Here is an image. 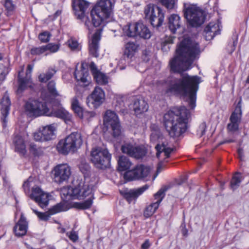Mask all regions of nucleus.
Returning a JSON list of instances; mask_svg holds the SVG:
<instances>
[{
	"instance_id": "nucleus-1",
	"label": "nucleus",
	"mask_w": 249,
	"mask_h": 249,
	"mask_svg": "<svg viewBox=\"0 0 249 249\" xmlns=\"http://www.w3.org/2000/svg\"><path fill=\"white\" fill-rule=\"evenodd\" d=\"M176 55L170 61L171 71L181 72L191 68L194 61L201 53L198 43L189 37L183 38L177 45Z\"/></svg>"
},
{
	"instance_id": "nucleus-2",
	"label": "nucleus",
	"mask_w": 249,
	"mask_h": 249,
	"mask_svg": "<svg viewBox=\"0 0 249 249\" xmlns=\"http://www.w3.org/2000/svg\"><path fill=\"white\" fill-rule=\"evenodd\" d=\"M181 76L180 78L171 80L168 90L182 94L190 107L194 109L196 107V94L200 78L198 76H190L187 73Z\"/></svg>"
},
{
	"instance_id": "nucleus-3",
	"label": "nucleus",
	"mask_w": 249,
	"mask_h": 249,
	"mask_svg": "<svg viewBox=\"0 0 249 249\" xmlns=\"http://www.w3.org/2000/svg\"><path fill=\"white\" fill-rule=\"evenodd\" d=\"M190 117L189 110L184 106L174 107L166 113L163 117V123L169 136L178 137L184 133Z\"/></svg>"
},
{
	"instance_id": "nucleus-4",
	"label": "nucleus",
	"mask_w": 249,
	"mask_h": 249,
	"mask_svg": "<svg viewBox=\"0 0 249 249\" xmlns=\"http://www.w3.org/2000/svg\"><path fill=\"white\" fill-rule=\"evenodd\" d=\"M113 4L110 0H99L90 12L92 23L95 27L105 25L106 20L112 14Z\"/></svg>"
},
{
	"instance_id": "nucleus-5",
	"label": "nucleus",
	"mask_w": 249,
	"mask_h": 249,
	"mask_svg": "<svg viewBox=\"0 0 249 249\" xmlns=\"http://www.w3.org/2000/svg\"><path fill=\"white\" fill-rule=\"evenodd\" d=\"M83 142L81 134L73 132L65 139L59 141L56 146L59 153L66 155L70 152L74 153L79 148Z\"/></svg>"
},
{
	"instance_id": "nucleus-6",
	"label": "nucleus",
	"mask_w": 249,
	"mask_h": 249,
	"mask_svg": "<svg viewBox=\"0 0 249 249\" xmlns=\"http://www.w3.org/2000/svg\"><path fill=\"white\" fill-rule=\"evenodd\" d=\"M184 16L192 27H198L202 24L205 19L204 11L196 5L184 3Z\"/></svg>"
},
{
	"instance_id": "nucleus-7",
	"label": "nucleus",
	"mask_w": 249,
	"mask_h": 249,
	"mask_svg": "<svg viewBox=\"0 0 249 249\" xmlns=\"http://www.w3.org/2000/svg\"><path fill=\"white\" fill-rule=\"evenodd\" d=\"M111 155L108 150L102 147L93 148L90 153V160L95 168L105 169L110 166Z\"/></svg>"
},
{
	"instance_id": "nucleus-8",
	"label": "nucleus",
	"mask_w": 249,
	"mask_h": 249,
	"mask_svg": "<svg viewBox=\"0 0 249 249\" xmlns=\"http://www.w3.org/2000/svg\"><path fill=\"white\" fill-rule=\"evenodd\" d=\"M145 18L148 20L151 25L158 29L162 24L164 13L162 10L157 5L148 4L144 8Z\"/></svg>"
},
{
	"instance_id": "nucleus-9",
	"label": "nucleus",
	"mask_w": 249,
	"mask_h": 249,
	"mask_svg": "<svg viewBox=\"0 0 249 249\" xmlns=\"http://www.w3.org/2000/svg\"><path fill=\"white\" fill-rule=\"evenodd\" d=\"M104 129L108 130L110 128L112 130V136L117 137L122 133V127L118 116L112 111L107 110L104 116Z\"/></svg>"
},
{
	"instance_id": "nucleus-10",
	"label": "nucleus",
	"mask_w": 249,
	"mask_h": 249,
	"mask_svg": "<svg viewBox=\"0 0 249 249\" xmlns=\"http://www.w3.org/2000/svg\"><path fill=\"white\" fill-rule=\"evenodd\" d=\"M25 111L30 117H37L48 114V107L44 102L29 99L24 106Z\"/></svg>"
},
{
	"instance_id": "nucleus-11",
	"label": "nucleus",
	"mask_w": 249,
	"mask_h": 249,
	"mask_svg": "<svg viewBox=\"0 0 249 249\" xmlns=\"http://www.w3.org/2000/svg\"><path fill=\"white\" fill-rule=\"evenodd\" d=\"M92 192V187L88 184L79 183L77 186L68 187L62 191V194L69 196L71 198L83 199Z\"/></svg>"
},
{
	"instance_id": "nucleus-12",
	"label": "nucleus",
	"mask_w": 249,
	"mask_h": 249,
	"mask_svg": "<svg viewBox=\"0 0 249 249\" xmlns=\"http://www.w3.org/2000/svg\"><path fill=\"white\" fill-rule=\"evenodd\" d=\"M123 31L128 37L139 36L144 39H149L151 36V33L148 27L140 22L124 26Z\"/></svg>"
},
{
	"instance_id": "nucleus-13",
	"label": "nucleus",
	"mask_w": 249,
	"mask_h": 249,
	"mask_svg": "<svg viewBox=\"0 0 249 249\" xmlns=\"http://www.w3.org/2000/svg\"><path fill=\"white\" fill-rule=\"evenodd\" d=\"M150 172V168L148 166L142 164L138 165L134 169L126 171L124 178L127 181L140 179L147 177Z\"/></svg>"
},
{
	"instance_id": "nucleus-14",
	"label": "nucleus",
	"mask_w": 249,
	"mask_h": 249,
	"mask_svg": "<svg viewBox=\"0 0 249 249\" xmlns=\"http://www.w3.org/2000/svg\"><path fill=\"white\" fill-rule=\"evenodd\" d=\"M56 124L53 123L43 126L41 130L35 132L34 134V139L36 141H49L56 137Z\"/></svg>"
},
{
	"instance_id": "nucleus-15",
	"label": "nucleus",
	"mask_w": 249,
	"mask_h": 249,
	"mask_svg": "<svg viewBox=\"0 0 249 249\" xmlns=\"http://www.w3.org/2000/svg\"><path fill=\"white\" fill-rule=\"evenodd\" d=\"M169 188H170L169 186H165L160 189L158 192L155 194V199H156L157 201L155 202L152 203L145 208L143 213L144 217L148 218L153 214L164 198L165 192Z\"/></svg>"
},
{
	"instance_id": "nucleus-16",
	"label": "nucleus",
	"mask_w": 249,
	"mask_h": 249,
	"mask_svg": "<svg viewBox=\"0 0 249 249\" xmlns=\"http://www.w3.org/2000/svg\"><path fill=\"white\" fill-rule=\"evenodd\" d=\"M123 153L136 159L142 158L146 154V150L143 146H135L130 143H125L121 147Z\"/></svg>"
},
{
	"instance_id": "nucleus-17",
	"label": "nucleus",
	"mask_w": 249,
	"mask_h": 249,
	"mask_svg": "<svg viewBox=\"0 0 249 249\" xmlns=\"http://www.w3.org/2000/svg\"><path fill=\"white\" fill-rule=\"evenodd\" d=\"M53 171L54 180L58 183L68 181L71 175V168L67 164L56 166Z\"/></svg>"
},
{
	"instance_id": "nucleus-18",
	"label": "nucleus",
	"mask_w": 249,
	"mask_h": 249,
	"mask_svg": "<svg viewBox=\"0 0 249 249\" xmlns=\"http://www.w3.org/2000/svg\"><path fill=\"white\" fill-rule=\"evenodd\" d=\"M105 93L103 90L99 87H95L92 93L87 99V103L89 106H92L94 108L99 107L104 101Z\"/></svg>"
},
{
	"instance_id": "nucleus-19",
	"label": "nucleus",
	"mask_w": 249,
	"mask_h": 249,
	"mask_svg": "<svg viewBox=\"0 0 249 249\" xmlns=\"http://www.w3.org/2000/svg\"><path fill=\"white\" fill-rule=\"evenodd\" d=\"M30 197L37 202L41 208L46 207L49 203L48 194L42 191L37 186L32 188Z\"/></svg>"
},
{
	"instance_id": "nucleus-20",
	"label": "nucleus",
	"mask_w": 249,
	"mask_h": 249,
	"mask_svg": "<svg viewBox=\"0 0 249 249\" xmlns=\"http://www.w3.org/2000/svg\"><path fill=\"white\" fill-rule=\"evenodd\" d=\"M149 188L147 184L144 186L133 189H125L121 191V193L123 195L124 198L130 203L132 201H135L137 198L141 195L145 191Z\"/></svg>"
},
{
	"instance_id": "nucleus-21",
	"label": "nucleus",
	"mask_w": 249,
	"mask_h": 249,
	"mask_svg": "<svg viewBox=\"0 0 249 249\" xmlns=\"http://www.w3.org/2000/svg\"><path fill=\"white\" fill-rule=\"evenodd\" d=\"M66 210L64 204L60 203L53 206L52 208H50L48 212L45 213L39 212L36 210H33L34 213H35L38 217L41 220L47 221L48 220L51 215L54 214L56 213L64 211Z\"/></svg>"
},
{
	"instance_id": "nucleus-22",
	"label": "nucleus",
	"mask_w": 249,
	"mask_h": 249,
	"mask_svg": "<svg viewBox=\"0 0 249 249\" xmlns=\"http://www.w3.org/2000/svg\"><path fill=\"white\" fill-rule=\"evenodd\" d=\"M102 29H99L93 34L91 41H89V53L90 55L95 57L99 56V42L101 39Z\"/></svg>"
},
{
	"instance_id": "nucleus-23",
	"label": "nucleus",
	"mask_w": 249,
	"mask_h": 249,
	"mask_svg": "<svg viewBox=\"0 0 249 249\" xmlns=\"http://www.w3.org/2000/svg\"><path fill=\"white\" fill-rule=\"evenodd\" d=\"M0 111L2 115L1 121L2 125L6 127L7 120L6 118L9 115L11 106V101L7 92H5L0 102Z\"/></svg>"
},
{
	"instance_id": "nucleus-24",
	"label": "nucleus",
	"mask_w": 249,
	"mask_h": 249,
	"mask_svg": "<svg viewBox=\"0 0 249 249\" xmlns=\"http://www.w3.org/2000/svg\"><path fill=\"white\" fill-rule=\"evenodd\" d=\"M168 27L173 34H175L178 30L182 32L184 28L180 20V17L177 14H172L168 18Z\"/></svg>"
},
{
	"instance_id": "nucleus-25",
	"label": "nucleus",
	"mask_w": 249,
	"mask_h": 249,
	"mask_svg": "<svg viewBox=\"0 0 249 249\" xmlns=\"http://www.w3.org/2000/svg\"><path fill=\"white\" fill-rule=\"evenodd\" d=\"M89 5V3L85 0H73L72 7L78 18L81 19L84 17Z\"/></svg>"
},
{
	"instance_id": "nucleus-26",
	"label": "nucleus",
	"mask_w": 249,
	"mask_h": 249,
	"mask_svg": "<svg viewBox=\"0 0 249 249\" xmlns=\"http://www.w3.org/2000/svg\"><path fill=\"white\" fill-rule=\"evenodd\" d=\"M28 228V222L22 213L20 219L14 227V231L17 236L20 237L26 234Z\"/></svg>"
},
{
	"instance_id": "nucleus-27",
	"label": "nucleus",
	"mask_w": 249,
	"mask_h": 249,
	"mask_svg": "<svg viewBox=\"0 0 249 249\" xmlns=\"http://www.w3.org/2000/svg\"><path fill=\"white\" fill-rule=\"evenodd\" d=\"M115 103L114 107L115 110L123 115H124L128 113L127 106L128 104H126V98L123 95H116L115 98Z\"/></svg>"
},
{
	"instance_id": "nucleus-28",
	"label": "nucleus",
	"mask_w": 249,
	"mask_h": 249,
	"mask_svg": "<svg viewBox=\"0 0 249 249\" xmlns=\"http://www.w3.org/2000/svg\"><path fill=\"white\" fill-rule=\"evenodd\" d=\"M13 143L15 146V150L23 156L26 153L25 142L22 136L19 134H15L13 138Z\"/></svg>"
},
{
	"instance_id": "nucleus-29",
	"label": "nucleus",
	"mask_w": 249,
	"mask_h": 249,
	"mask_svg": "<svg viewBox=\"0 0 249 249\" xmlns=\"http://www.w3.org/2000/svg\"><path fill=\"white\" fill-rule=\"evenodd\" d=\"M48 116H54L64 120L66 123L68 124L71 121V115L64 108L61 107L56 110L50 111L48 108V114H46Z\"/></svg>"
},
{
	"instance_id": "nucleus-30",
	"label": "nucleus",
	"mask_w": 249,
	"mask_h": 249,
	"mask_svg": "<svg viewBox=\"0 0 249 249\" xmlns=\"http://www.w3.org/2000/svg\"><path fill=\"white\" fill-rule=\"evenodd\" d=\"M133 108L135 114L138 115L146 112L148 105L142 98H136L133 102Z\"/></svg>"
},
{
	"instance_id": "nucleus-31",
	"label": "nucleus",
	"mask_w": 249,
	"mask_h": 249,
	"mask_svg": "<svg viewBox=\"0 0 249 249\" xmlns=\"http://www.w3.org/2000/svg\"><path fill=\"white\" fill-rule=\"evenodd\" d=\"M218 25L214 22H210L205 28L204 32L207 40L212 39L215 36L220 34L218 29Z\"/></svg>"
},
{
	"instance_id": "nucleus-32",
	"label": "nucleus",
	"mask_w": 249,
	"mask_h": 249,
	"mask_svg": "<svg viewBox=\"0 0 249 249\" xmlns=\"http://www.w3.org/2000/svg\"><path fill=\"white\" fill-rule=\"evenodd\" d=\"M23 70L19 71L18 76V88L16 92L18 94H20L27 88V85L30 83V78L27 76L24 77H21L20 74L23 72Z\"/></svg>"
},
{
	"instance_id": "nucleus-33",
	"label": "nucleus",
	"mask_w": 249,
	"mask_h": 249,
	"mask_svg": "<svg viewBox=\"0 0 249 249\" xmlns=\"http://www.w3.org/2000/svg\"><path fill=\"white\" fill-rule=\"evenodd\" d=\"M74 75L77 81H80L84 84L89 82L88 80L89 76V72L88 70L84 68L83 63L81 65V70L79 71H76Z\"/></svg>"
},
{
	"instance_id": "nucleus-34",
	"label": "nucleus",
	"mask_w": 249,
	"mask_h": 249,
	"mask_svg": "<svg viewBox=\"0 0 249 249\" xmlns=\"http://www.w3.org/2000/svg\"><path fill=\"white\" fill-rule=\"evenodd\" d=\"M131 164L132 163L127 157L122 156L118 160V170L119 171H126L130 168Z\"/></svg>"
},
{
	"instance_id": "nucleus-35",
	"label": "nucleus",
	"mask_w": 249,
	"mask_h": 249,
	"mask_svg": "<svg viewBox=\"0 0 249 249\" xmlns=\"http://www.w3.org/2000/svg\"><path fill=\"white\" fill-rule=\"evenodd\" d=\"M56 71H57L54 68H49L45 72L40 73L39 75V81L41 83H46L54 76Z\"/></svg>"
},
{
	"instance_id": "nucleus-36",
	"label": "nucleus",
	"mask_w": 249,
	"mask_h": 249,
	"mask_svg": "<svg viewBox=\"0 0 249 249\" xmlns=\"http://www.w3.org/2000/svg\"><path fill=\"white\" fill-rule=\"evenodd\" d=\"M155 148L157 150L156 156L158 158L162 152L164 153L165 156V159L168 158L170 157V154L174 151V148L167 147L164 144H158L156 146Z\"/></svg>"
},
{
	"instance_id": "nucleus-37",
	"label": "nucleus",
	"mask_w": 249,
	"mask_h": 249,
	"mask_svg": "<svg viewBox=\"0 0 249 249\" xmlns=\"http://www.w3.org/2000/svg\"><path fill=\"white\" fill-rule=\"evenodd\" d=\"M242 117V109L240 103L237 105L234 111L231 113L230 120V122H233L240 123Z\"/></svg>"
},
{
	"instance_id": "nucleus-38",
	"label": "nucleus",
	"mask_w": 249,
	"mask_h": 249,
	"mask_svg": "<svg viewBox=\"0 0 249 249\" xmlns=\"http://www.w3.org/2000/svg\"><path fill=\"white\" fill-rule=\"evenodd\" d=\"M138 46L134 42H128L125 45L124 54L128 58H131L137 50Z\"/></svg>"
},
{
	"instance_id": "nucleus-39",
	"label": "nucleus",
	"mask_w": 249,
	"mask_h": 249,
	"mask_svg": "<svg viewBox=\"0 0 249 249\" xmlns=\"http://www.w3.org/2000/svg\"><path fill=\"white\" fill-rule=\"evenodd\" d=\"M71 107L74 112L81 119L84 110L80 106L79 103L76 97L73 98L72 100Z\"/></svg>"
},
{
	"instance_id": "nucleus-40",
	"label": "nucleus",
	"mask_w": 249,
	"mask_h": 249,
	"mask_svg": "<svg viewBox=\"0 0 249 249\" xmlns=\"http://www.w3.org/2000/svg\"><path fill=\"white\" fill-rule=\"evenodd\" d=\"M241 182V176L239 173L234 175L231 181V187L233 190L237 189Z\"/></svg>"
},
{
	"instance_id": "nucleus-41",
	"label": "nucleus",
	"mask_w": 249,
	"mask_h": 249,
	"mask_svg": "<svg viewBox=\"0 0 249 249\" xmlns=\"http://www.w3.org/2000/svg\"><path fill=\"white\" fill-rule=\"evenodd\" d=\"M93 77L98 84L106 85L108 82L107 76L100 71L95 74V75H93Z\"/></svg>"
},
{
	"instance_id": "nucleus-42",
	"label": "nucleus",
	"mask_w": 249,
	"mask_h": 249,
	"mask_svg": "<svg viewBox=\"0 0 249 249\" xmlns=\"http://www.w3.org/2000/svg\"><path fill=\"white\" fill-rule=\"evenodd\" d=\"M89 196V198L84 201L83 202L80 203V208L82 209H87L89 208L92 204L93 199H94L92 192L87 196Z\"/></svg>"
},
{
	"instance_id": "nucleus-43",
	"label": "nucleus",
	"mask_w": 249,
	"mask_h": 249,
	"mask_svg": "<svg viewBox=\"0 0 249 249\" xmlns=\"http://www.w3.org/2000/svg\"><path fill=\"white\" fill-rule=\"evenodd\" d=\"M160 2L169 10L175 9L177 6L175 0H160Z\"/></svg>"
},
{
	"instance_id": "nucleus-44",
	"label": "nucleus",
	"mask_w": 249,
	"mask_h": 249,
	"mask_svg": "<svg viewBox=\"0 0 249 249\" xmlns=\"http://www.w3.org/2000/svg\"><path fill=\"white\" fill-rule=\"evenodd\" d=\"M4 6L8 15H11L16 8V6L12 0H5Z\"/></svg>"
},
{
	"instance_id": "nucleus-45",
	"label": "nucleus",
	"mask_w": 249,
	"mask_h": 249,
	"mask_svg": "<svg viewBox=\"0 0 249 249\" xmlns=\"http://www.w3.org/2000/svg\"><path fill=\"white\" fill-rule=\"evenodd\" d=\"M47 89L49 93L52 95L54 96L58 95V93L55 88V82L54 81L52 80L49 82L47 85Z\"/></svg>"
},
{
	"instance_id": "nucleus-46",
	"label": "nucleus",
	"mask_w": 249,
	"mask_h": 249,
	"mask_svg": "<svg viewBox=\"0 0 249 249\" xmlns=\"http://www.w3.org/2000/svg\"><path fill=\"white\" fill-rule=\"evenodd\" d=\"M51 34L47 31L40 33L38 36V38L41 42L46 43L49 41Z\"/></svg>"
},
{
	"instance_id": "nucleus-47",
	"label": "nucleus",
	"mask_w": 249,
	"mask_h": 249,
	"mask_svg": "<svg viewBox=\"0 0 249 249\" xmlns=\"http://www.w3.org/2000/svg\"><path fill=\"white\" fill-rule=\"evenodd\" d=\"M46 51L49 50L52 53H55L58 51L60 45L58 44L49 43L45 45Z\"/></svg>"
},
{
	"instance_id": "nucleus-48",
	"label": "nucleus",
	"mask_w": 249,
	"mask_h": 249,
	"mask_svg": "<svg viewBox=\"0 0 249 249\" xmlns=\"http://www.w3.org/2000/svg\"><path fill=\"white\" fill-rule=\"evenodd\" d=\"M46 52L45 46L33 48L31 50V53L32 55H39Z\"/></svg>"
},
{
	"instance_id": "nucleus-49",
	"label": "nucleus",
	"mask_w": 249,
	"mask_h": 249,
	"mask_svg": "<svg viewBox=\"0 0 249 249\" xmlns=\"http://www.w3.org/2000/svg\"><path fill=\"white\" fill-rule=\"evenodd\" d=\"M29 151L35 156H36L39 155L40 150L36 144L31 143L29 146Z\"/></svg>"
},
{
	"instance_id": "nucleus-50",
	"label": "nucleus",
	"mask_w": 249,
	"mask_h": 249,
	"mask_svg": "<svg viewBox=\"0 0 249 249\" xmlns=\"http://www.w3.org/2000/svg\"><path fill=\"white\" fill-rule=\"evenodd\" d=\"M207 125L205 122H202L199 126L197 130V134L200 137H202L205 134Z\"/></svg>"
},
{
	"instance_id": "nucleus-51",
	"label": "nucleus",
	"mask_w": 249,
	"mask_h": 249,
	"mask_svg": "<svg viewBox=\"0 0 249 249\" xmlns=\"http://www.w3.org/2000/svg\"><path fill=\"white\" fill-rule=\"evenodd\" d=\"M79 169L82 173L86 174L89 169V164L86 162L82 161L79 165Z\"/></svg>"
},
{
	"instance_id": "nucleus-52",
	"label": "nucleus",
	"mask_w": 249,
	"mask_h": 249,
	"mask_svg": "<svg viewBox=\"0 0 249 249\" xmlns=\"http://www.w3.org/2000/svg\"><path fill=\"white\" fill-rule=\"evenodd\" d=\"M239 123L233 122H231L230 124H228L227 128L231 131H236L238 129Z\"/></svg>"
},
{
	"instance_id": "nucleus-53",
	"label": "nucleus",
	"mask_w": 249,
	"mask_h": 249,
	"mask_svg": "<svg viewBox=\"0 0 249 249\" xmlns=\"http://www.w3.org/2000/svg\"><path fill=\"white\" fill-rule=\"evenodd\" d=\"M95 115V113L93 111H84L82 117H81V119H85L86 120H89L90 118L93 117Z\"/></svg>"
},
{
	"instance_id": "nucleus-54",
	"label": "nucleus",
	"mask_w": 249,
	"mask_h": 249,
	"mask_svg": "<svg viewBox=\"0 0 249 249\" xmlns=\"http://www.w3.org/2000/svg\"><path fill=\"white\" fill-rule=\"evenodd\" d=\"M67 235L69 236L70 239L74 242H76L78 240V235L76 232L74 231H72L70 232H67Z\"/></svg>"
},
{
	"instance_id": "nucleus-55",
	"label": "nucleus",
	"mask_w": 249,
	"mask_h": 249,
	"mask_svg": "<svg viewBox=\"0 0 249 249\" xmlns=\"http://www.w3.org/2000/svg\"><path fill=\"white\" fill-rule=\"evenodd\" d=\"M9 69L8 67H6L4 69V71H2L0 74V84L4 80L5 78V76L9 72Z\"/></svg>"
},
{
	"instance_id": "nucleus-56",
	"label": "nucleus",
	"mask_w": 249,
	"mask_h": 249,
	"mask_svg": "<svg viewBox=\"0 0 249 249\" xmlns=\"http://www.w3.org/2000/svg\"><path fill=\"white\" fill-rule=\"evenodd\" d=\"M69 46L71 50L76 49L78 46V43L76 40H71L69 41Z\"/></svg>"
},
{
	"instance_id": "nucleus-57",
	"label": "nucleus",
	"mask_w": 249,
	"mask_h": 249,
	"mask_svg": "<svg viewBox=\"0 0 249 249\" xmlns=\"http://www.w3.org/2000/svg\"><path fill=\"white\" fill-rule=\"evenodd\" d=\"M142 59L143 61L147 62L150 59V52L145 50L142 53Z\"/></svg>"
},
{
	"instance_id": "nucleus-58",
	"label": "nucleus",
	"mask_w": 249,
	"mask_h": 249,
	"mask_svg": "<svg viewBox=\"0 0 249 249\" xmlns=\"http://www.w3.org/2000/svg\"><path fill=\"white\" fill-rule=\"evenodd\" d=\"M89 67L93 76L95 75V74L99 72V71H98V70H97V67L94 62H91Z\"/></svg>"
},
{
	"instance_id": "nucleus-59",
	"label": "nucleus",
	"mask_w": 249,
	"mask_h": 249,
	"mask_svg": "<svg viewBox=\"0 0 249 249\" xmlns=\"http://www.w3.org/2000/svg\"><path fill=\"white\" fill-rule=\"evenodd\" d=\"M22 187L25 193H28L30 191V182L28 180L24 181Z\"/></svg>"
},
{
	"instance_id": "nucleus-60",
	"label": "nucleus",
	"mask_w": 249,
	"mask_h": 249,
	"mask_svg": "<svg viewBox=\"0 0 249 249\" xmlns=\"http://www.w3.org/2000/svg\"><path fill=\"white\" fill-rule=\"evenodd\" d=\"M33 68V66L31 65H28L26 72V76L31 78V74Z\"/></svg>"
},
{
	"instance_id": "nucleus-61",
	"label": "nucleus",
	"mask_w": 249,
	"mask_h": 249,
	"mask_svg": "<svg viewBox=\"0 0 249 249\" xmlns=\"http://www.w3.org/2000/svg\"><path fill=\"white\" fill-rule=\"evenodd\" d=\"M150 247V244L148 240H146L142 245V249H148Z\"/></svg>"
},
{
	"instance_id": "nucleus-62",
	"label": "nucleus",
	"mask_w": 249,
	"mask_h": 249,
	"mask_svg": "<svg viewBox=\"0 0 249 249\" xmlns=\"http://www.w3.org/2000/svg\"><path fill=\"white\" fill-rule=\"evenodd\" d=\"M237 153L239 158L240 159V160H242L244 157L243 149L242 148H239L237 149Z\"/></svg>"
},
{
	"instance_id": "nucleus-63",
	"label": "nucleus",
	"mask_w": 249,
	"mask_h": 249,
	"mask_svg": "<svg viewBox=\"0 0 249 249\" xmlns=\"http://www.w3.org/2000/svg\"><path fill=\"white\" fill-rule=\"evenodd\" d=\"M174 36H170L165 40L164 42L166 44H172L174 42Z\"/></svg>"
},
{
	"instance_id": "nucleus-64",
	"label": "nucleus",
	"mask_w": 249,
	"mask_h": 249,
	"mask_svg": "<svg viewBox=\"0 0 249 249\" xmlns=\"http://www.w3.org/2000/svg\"><path fill=\"white\" fill-rule=\"evenodd\" d=\"M163 165H164L163 161H161L158 163V167H157V172L158 173L160 172L161 171V170L163 167Z\"/></svg>"
}]
</instances>
